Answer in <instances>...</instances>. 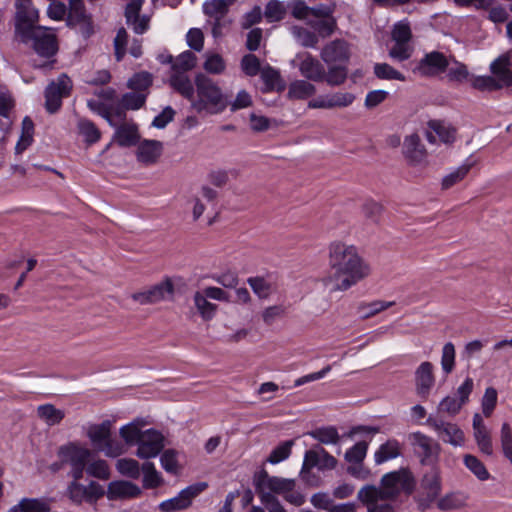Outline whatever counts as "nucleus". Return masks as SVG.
Masks as SVG:
<instances>
[{
    "instance_id": "nucleus-5",
    "label": "nucleus",
    "mask_w": 512,
    "mask_h": 512,
    "mask_svg": "<svg viewBox=\"0 0 512 512\" xmlns=\"http://www.w3.org/2000/svg\"><path fill=\"white\" fill-rule=\"evenodd\" d=\"M381 486L386 492L395 493L396 499L401 492L411 495L415 490L416 480L409 468L402 467L383 475Z\"/></svg>"
},
{
    "instance_id": "nucleus-51",
    "label": "nucleus",
    "mask_w": 512,
    "mask_h": 512,
    "mask_svg": "<svg viewBox=\"0 0 512 512\" xmlns=\"http://www.w3.org/2000/svg\"><path fill=\"white\" fill-rule=\"evenodd\" d=\"M117 470L127 477L138 479L140 476V466L138 461L131 458H123L117 461Z\"/></svg>"
},
{
    "instance_id": "nucleus-46",
    "label": "nucleus",
    "mask_w": 512,
    "mask_h": 512,
    "mask_svg": "<svg viewBox=\"0 0 512 512\" xmlns=\"http://www.w3.org/2000/svg\"><path fill=\"white\" fill-rule=\"evenodd\" d=\"M311 27L314 29L317 36L322 38L330 37L337 28V22L334 16L329 18L311 22Z\"/></svg>"
},
{
    "instance_id": "nucleus-30",
    "label": "nucleus",
    "mask_w": 512,
    "mask_h": 512,
    "mask_svg": "<svg viewBox=\"0 0 512 512\" xmlns=\"http://www.w3.org/2000/svg\"><path fill=\"white\" fill-rule=\"evenodd\" d=\"M467 500L468 496L463 492L447 493L438 500L437 508L444 512L461 509L467 505Z\"/></svg>"
},
{
    "instance_id": "nucleus-44",
    "label": "nucleus",
    "mask_w": 512,
    "mask_h": 512,
    "mask_svg": "<svg viewBox=\"0 0 512 512\" xmlns=\"http://www.w3.org/2000/svg\"><path fill=\"white\" fill-rule=\"evenodd\" d=\"M194 302L204 320H210L214 317L217 305L209 302L204 294L196 292Z\"/></svg>"
},
{
    "instance_id": "nucleus-43",
    "label": "nucleus",
    "mask_w": 512,
    "mask_h": 512,
    "mask_svg": "<svg viewBox=\"0 0 512 512\" xmlns=\"http://www.w3.org/2000/svg\"><path fill=\"white\" fill-rule=\"evenodd\" d=\"M152 74L147 71L135 73L127 82V87L134 91H144L152 86Z\"/></svg>"
},
{
    "instance_id": "nucleus-63",
    "label": "nucleus",
    "mask_w": 512,
    "mask_h": 512,
    "mask_svg": "<svg viewBox=\"0 0 512 512\" xmlns=\"http://www.w3.org/2000/svg\"><path fill=\"white\" fill-rule=\"evenodd\" d=\"M177 451L174 449H166L160 458L163 469L168 472L175 474L178 468Z\"/></svg>"
},
{
    "instance_id": "nucleus-2",
    "label": "nucleus",
    "mask_w": 512,
    "mask_h": 512,
    "mask_svg": "<svg viewBox=\"0 0 512 512\" xmlns=\"http://www.w3.org/2000/svg\"><path fill=\"white\" fill-rule=\"evenodd\" d=\"M197 99L192 101V108L201 113H222L229 104L228 98L222 93L221 88L208 76L199 73L195 76Z\"/></svg>"
},
{
    "instance_id": "nucleus-36",
    "label": "nucleus",
    "mask_w": 512,
    "mask_h": 512,
    "mask_svg": "<svg viewBox=\"0 0 512 512\" xmlns=\"http://www.w3.org/2000/svg\"><path fill=\"white\" fill-rule=\"evenodd\" d=\"M307 435L323 444H337L340 440L338 431L334 426L316 428L309 431Z\"/></svg>"
},
{
    "instance_id": "nucleus-12",
    "label": "nucleus",
    "mask_w": 512,
    "mask_h": 512,
    "mask_svg": "<svg viewBox=\"0 0 512 512\" xmlns=\"http://www.w3.org/2000/svg\"><path fill=\"white\" fill-rule=\"evenodd\" d=\"M421 487L425 490V495L416 497V501L418 508L424 511L437 499L442 489L440 470L437 466L431 467L430 471L423 475Z\"/></svg>"
},
{
    "instance_id": "nucleus-42",
    "label": "nucleus",
    "mask_w": 512,
    "mask_h": 512,
    "mask_svg": "<svg viewBox=\"0 0 512 512\" xmlns=\"http://www.w3.org/2000/svg\"><path fill=\"white\" fill-rule=\"evenodd\" d=\"M374 74L381 80H399L405 81V76L387 63H376L374 65Z\"/></svg>"
},
{
    "instance_id": "nucleus-50",
    "label": "nucleus",
    "mask_w": 512,
    "mask_h": 512,
    "mask_svg": "<svg viewBox=\"0 0 512 512\" xmlns=\"http://www.w3.org/2000/svg\"><path fill=\"white\" fill-rule=\"evenodd\" d=\"M119 433L127 445L137 444L144 436V432L134 422L122 426Z\"/></svg>"
},
{
    "instance_id": "nucleus-11",
    "label": "nucleus",
    "mask_w": 512,
    "mask_h": 512,
    "mask_svg": "<svg viewBox=\"0 0 512 512\" xmlns=\"http://www.w3.org/2000/svg\"><path fill=\"white\" fill-rule=\"evenodd\" d=\"M175 287L170 277H165L161 282L149 287L146 290L135 292L131 298L140 305L156 304L167 297H172Z\"/></svg>"
},
{
    "instance_id": "nucleus-10",
    "label": "nucleus",
    "mask_w": 512,
    "mask_h": 512,
    "mask_svg": "<svg viewBox=\"0 0 512 512\" xmlns=\"http://www.w3.org/2000/svg\"><path fill=\"white\" fill-rule=\"evenodd\" d=\"M175 287L170 277H165L161 282L149 287L146 290L135 292L131 298L140 305L156 304L167 297H172Z\"/></svg>"
},
{
    "instance_id": "nucleus-28",
    "label": "nucleus",
    "mask_w": 512,
    "mask_h": 512,
    "mask_svg": "<svg viewBox=\"0 0 512 512\" xmlns=\"http://www.w3.org/2000/svg\"><path fill=\"white\" fill-rule=\"evenodd\" d=\"M358 499L362 503L376 504L378 499L381 500H394L395 493L386 492L384 488L378 489L374 485H366L358 492Z\"/></svg>"
},
{
    "instance_id": "nucleus-21",
    "label": "nucleus",
    "mask_w": 512,
    "mask_h": 512,
    "mask_svg": "<svg viewBox=\"0 0 512 512\" xmlns=\"http://www.w3.org/2000/svg\"><path fill=\"white\" fill-rule=\"evenodd\" d=\"M402 152L410 165L420 164L427 156L426 148L417 133L405 137Z\"/></svg>"
},
{
    "instance_id": "nucleus-23",
    "label": "nucleus",
    "mask_w": 512,
    "mask_h": 512,
    "mask_svg": "<svg viewBox=\"0 0 512 512\" xmlns=\"http://www.w3.org/2000/svg\"><path fill=\"white\" fill-rule=\"evenodd\" d=\"M163 153V143L158 140H143L137 149V160L145 165H153Z\"/></svg>"
},
{
    "instance_id": "nucleus-22",
    "label": "nucleus",
    "mask_w": 512,
    "mask_h": 512,
    "mask_svg": "<svg viewBox=\"0 0 512 512\" xmlns=\"http://www.w3.org/2000/svg\"><path fill=\"white\" fill-rule=\"evenodd\" d=\"M141 493L139 486L133 482L117 480L109 483L106 495L109 500H118L137 498Z\"/></svg>"
},
{
    "instance_id": "nucleus-6",
    "label": "nucleus",
    "mask_w": 512,
    "mask_h": 512,
    "mask_svg": "<svg viewBox=\"0 0 512 512\" xmlns=\"http://www.w3.org/2000/svg\"><path fill=\"white\" fill-rule=\"evenodd\" d=\"M72 87V81L65 73L59 75L56 81L49 83L44 92L46 111L50 114L58 112L62 106V99L71 94Z\"/></svg>"
},
{
    "instance_id": "nucleus-35",
    "label": "nucleus",
    "mask_w": 512,
    "mask_h": 512,
    "mask_svg": "<svg viewBox=\"0 0 512 512\" xmlns=\"http://www.w3.org/2000/svg\"><path fill=\"white\" fill-rule=\"evenodd\" d=\"M400 455L399 442L395 439L388 440L382 444L375 452V462L377 464L384 463L390 459L396 458Z\"/></svg>"
},
{
    "instance_id": "nucleus-16",
    "label": "nucleus",
    "mask_w": 512,
    "mask_h": 512,
    "mask_svg": "<svg viewBox=\"0 0 512 512\" xmlns=\"http://www.w3.org/2000/svg\"><path fill=\"white\" fill-rule=\"evenodd\" d=\"M427 425L432 427L444 442L449 443L455 447L462 446L464 444V432L457 424L444 422L430 416L427 419Z\"/></svg>"
},
{
    "instance_id": "nucleus-19",
    "label": "nucleus",
    "mask_w": 512,
    "mask_h": 512,
    "mask_svg": "<svg viewBox=\"0 0 512 512\" xmlns=\"http://www.w3.org/2000/svg\"><path fill=\"white\" fill-rule=\"evenodd\" d=\"M57 455L63 462L69 464L71 467L87 464L91 451L87 448L80 447L76 443L70 442L59 447Z\"/></svg>"
},
{
    "instance_id": "nucleus-34",
    "label": "nucleus",
    "mask_w": 512,
    "mask_h": 512,
    "mask_svg": "<svg viewBox=\"0 0 512 512\" xmlns=\"http://www.w3.org/2000/svg\"><path fill=\"white\" fill-rule=\"evenodd\" d=\"M463 463L465 467L474 474L480 481H486L490 478V473L485 467L484 463L472 454H465L463 456Z\"/></svg>"
},
{
    "instance_id": "nucleus-33",
    "label": "nucleus",
    "mask_w": 512,
    "mask_h": 512,
    "mask_svg": "<svg viewBox=\"0 0 512 512\" xmlns=\"http://www.w3.org/2000/svg\"><path fill=\"white\" fill-rule=\"evenodd\" d=\"M38 417L45 421L49 426L59 424L65 417V413L61 409H57L52 404L40 405L37 408Z\"/></svg>"
},
{
    "instance_id": "nucleus-39",
    "label": "nucleus",
    "mask_w": 512,
    "mask_h": 512,
    "mask_svg": "<svg viewBox=\"0 0 512 512\" xmlns=\"http://www.w3.org/2000/svg\"><path fill=\"white\" fill-rule=\"evenodd\" d=\"M296 482L294 479L272 476L269 480L267 491L272 494L285 495L286 492L294 490Z\"/></svg>"
},
{
    "instance_id": "nucleus-29",
    "label": "nucleus",
    "mask_w": 512,
    "mask_h": 512,
    "mask_svg": "<svg viewBox=\"0 0 512 512\" xmlns=\"http://www.w3.org/2000/svg\"><path fill=\"white\" fill-rule=\"evenodd\" d=\"M170 86L189 101L194 100V86L188 76L174 73L169 79Z\"/></svg>"
},
{
    "instance_id": "nucleus-4",
    "label": "nucleus",
    "mask_w": 512,
    "mask_h": 512,
    "mask_svg": "<svg viewBox=\"0 0 512 512\" xmlns=\"http://www.w3.org/2000/svg\"><path fill=\"white\" fill-rule=\"evenodd\" d=\"M112 423L104 420L100 424H93L88 429V437L98 451H103L108 457H118L123 453V446L111 436Z\"/></svg>"
},
{
    "instance_id": "nucleus-64",
    "label": "nucleus",
    "mask_w": 512,
    "mask_h": 512,
    "mask_svg": "<svg viewBox=\"0 0 512 512\" xmlns=\"http://www.w3.org/2000/svg\"><path fill=\"white\" fill-rule=\"evenodd\" d=\"M248 284L260 298H267L271 292V285L263 277H250Z\"/></svg>"
},
{
    "instance_id": "nucleus-54",
    "label": "nucleus",
    "mask_w": 512,
    "mask_h": 512,
    "mask_svg": "<svg viewBox=\"0 0 512 512\" xmlns=\"http://www.w3.org/2000/svg\"><path fill=\"white\" fill-rule=\"evenodd\" d=\"M293 444V440L282 442L271 451L267 461L271 464H278L279 462L286 460L291 454Z\"/></svg>"
},
{
    "instance_id": "nucleus-26",
    "label": "nucleus",
    "mask_w": 512,
    "mask_h": 512,
    "mask_svg": "<svg viewBox=\"0 0 512 512\" xmlns=\"http://www.w3.org/2000/svg\"><path fill=\"white\" fill-rule=\"evenodd\" d=\"M260 78L264 84V87L262 88V92L264 93L273 91L282 92L286 88V83L281 77L280 72L270 65L262 68Z\"/></svg>"
},
{
    "instance_id": "nucleus-7",
    "label": "nucleus",
    "mask_w": 512,
    "mask_h": 512,
    "mask_svg": "<svg viewBox=\"0 0 512 512\" xmlns=\"http://www.w3.org/2000/svg\"><path fill=\"white\" fill-rule=\"evenodd\" d=\"M409 440L414 447L415 454L420 459L421 465L436 466L441 452V446L438 442L421 432L412 433Z\"/></svg>"
},
{
    "instance_id": "nucleus-24",
    "label": "nucleus",
    "mask_w": 512,
    "mask_h": 512,
    "mask_svg": "<svg viewBox=\"0 0 512 512\" xmlns=\"http://www.w3.org/2000/svg\"><path fill=\"white\" fill-rule=\"evenodd\" d=\"M511 55L504 53L490 64V72L505 87L512 86Z\"/></svg>"
},
{
    "instance_id": "nucleus-56",
    "label": "nucleus",
    "mask_w": 512,
    "mask_h": 512,
    "mask_svg": "<svg viewBox=\"0 0 512 512\" xmlns=\"http://www.w3.org/2000/svg\"><path fill=\"white\" fill-rule=\"evenodd\" d=\"M241 69L247 76L258 75L262 70L259 58L252 53L244 55L241 59Z\"/></svg>"
},
{
    "instance_id": "nucleus-31",
    "label": "nucleus",
    "mask_w": 512,
    "mask_h": 512,
    "mask_svg": "<svg viewBox=\"0 0 512 512\" xmlns=\"http://www.w3.org/2000/svg\"><path fill=\"white\" fill-rule=\"evenodd\" d=\"M316 93V87L306 80H295L290 83L287 97L289 99L304 100Z\"/></svg>"
},
{
    "instance_id": "nucleus-62",
    "label": "nucleus",
    "mask_w": 512,
    "mask_h": 512,
    "mask_svg": "<svg viewBox=\"0 0 512 512\" xmlns=\"http://www.w3.org/2000/svg\"><path fill=\"white\" fill-rule=\"evenodd\" d=\"M286 10L278 0H271L265 8V16L270 21H280L285 17Z\"/></svg>"
},
{
    "instance_id": "nucleus-32",
    "label": "nucleus",
    "mask_w": 512,
    "mask_h": 512,
    "mask_svg": "<svg viewBox=\"0 0 512 512\" xmlns=\"http://www.w3.org/2000/svg\"><path fill=\"white\" fill-rule=\"evenodd\" d=\"M77 127L87 145H93L100 140L101 131L91 120L82 118L78 121Z\"/></svg>"
},
{
    "instance_id": "nucleus-48",
    "label": "nucleus",
    "mask_w": 512,
    "mask_h": 512,
    "mask_svg": "<svg viewBox=\"0 0 512 512\" xmlns=\"http://www.w3.org/2000/svg\"><path fill=\"white\" fill-rule=\"evenodd\" d=\"M391 38L395 43H409L412 39L410 24L405 21L395 23L391 31Z\"/></svg>"
},
{
    "instance_id": "nucleus-37",
    "label": "nucleus",
    "mask_w": 512,
    "mask_h": 512,
    "mask_svg": "<svg viewBox=\"0 0 512 512\" xmlns=\"http://www.w3.org/2000/svg\"><path fill=\"white\" fill-rule=\"evenodd\" d=\"M348 77V68L346 65H331L328 67L327 72L325 71L324 81L329 86H340L345 83Z\"/></svg>"
},
{
    "instance_id": "nucleus-20",
    "label": "nucleus",
    "mask_w": 512,
    "mask_h": 512,
    "mask_svg": "<svg viewBox=\"0 0 512 512\" xmlns=\"http://www.w3.org/2000/svg\"><path fill=\"white\" fill-rule=\"evenodd\" d=\"M435 384L433 364L429 361L422 362L415 371L416 393L423 399H427Z\"/></svg>"
},
{
    "instance_id": "nucleus-14",
    "label": "nucleus",
    "mask_w": 512,
    "mask_h": 512,
    "mask_svg": "<svg viewBox=\"0 0 512 512\" xmlns=\"http://www.w3.org/2000/svg\"><path fill=\"white\" fill-rule=\"evenodd\" d=\"M33 41V50L43 58H51L58 52L57 37L48 33L46 27L39 26L30 32L28 43Z\"/></svg>"
},
{
    "instance_id": "nucleus-38",
    "label": "nucleus",
    "mask_w": 512,
    "mask_h": 512,
    "mask_svg": "<svg viewBox=\"0 0 512 512\" xmlns=\"http://www.w3.org/2000/svg\"><path fill=\"white\" fill-rule=\"evenodd\" d=\"M471 85L474 89L479 90L481 92L498 91L505 87L504 85H502V82H500L493 75L476 76L472 79Z\"/></svg>"
},
{
    "instance_id": "nucleus-17",
    "label": "nucleus",
    "mask_w": 512,
    "mask_h": 512,
    "mask_svg": "<svg viewBox=\"0 0 512 512\" xmlns=\"http://www.w3.org/2000/svg\"><path fill=\"white\" fill-rule=\"evenodd\" d=\"M138 449L136 455L141 459H150L156 457L164 448L163 435L151 428L144 432V436L137 443Z\"/></svg>"
},
{
    "instance_id": "nucleus-53",
    "label": "nucleus",
    "mask_w": 512,
    "mask_h": 512,
    "mask_svg": "<svg viewBox=\"0 0 512 512\" xmlns=\"http://www.w3.org/2000/svg\"><path fill=\"white\" fill-rule=\"evenodd\" d=\"M472 166H473L472 163L463 164L460 167H458L455 171L446 175L442 180V188L449 189L452 186H454L455 184H457L458 182L462 181L466 177V175L469 173Z\"/></svg>"
},
{
    "instance_id": "nucleus-55",
    "label": "nucleus",
    "mask_w": 512,
    "mask_h": 512,
    "mask_svg": "<svg viewBox=\"0 0 512 512\" xmlns=\"http://www.w3.org/2000/svg\"><path fill=\"white\" fill-rule=\"evenodd\" d=\"M368 444L365 441L357 442L345 453V460L349 463L361 464L366 456Z\"/></svg>"
},
{
    "instance_id": "nucleus-1",
    "label": "nucleus",
    "mask_w": 512,
    "mask_h": 512,
    "mask_svg": "<svg viewBox=\"0 0 512 512\" xmlns=\"http://www.w3.org/2000/svg\"><path fill=\"white\" fill-rule=\"evenodd\" d=\"M329 268L323 283L331 286V291H346L370 273L356 247L339 241L329 245Z\"/></svg>"
},
{
    "instance_id": "nucleus-13",
    "label": "nucleus",
    "mask_w": 512,
    "mask_h": 512,
    "mask_svg": "<svg viewBox=\"0 0 512 512\" xmlns=\"http://www.w3.org/2000/svg\"><path fill=\"white\" fill-rule=\"evenodd\" d=\"M449 67L447 56L440 51H431L426 53L413 68L414 73L423 77H436L445 73Z\"/></svg>"
},
{
    "instance_id": "nucleus-58",
    "label": "nucleus",
    "mask_w": 512,
    "mask_h": 512,
    "mask_svg": "<svg viewBox=\"0 0 512 512\" xmlns=\"http://www.w3.org/2000/svg\"><path fill=\"white\" fill-rule=\"evenodd\" d=\"M441 366L446 375L450 374L454 370L455 347L451 342L446 343L442 349Z\"/></svg>"
},
{
    "instance_id": "nucleus-45",
    "label": "nucleus",
    "mask_w": 512,
    "mask_h": 512,
    "mask_svg": "<svg viewBox=\"0 0 512 512\" xmlns=\"http://www.w3.org/2000/svg\"><path fill=\"white\" fill-rule=\"evenodd\" d=\"M197 57L191 51L181 53L176 61L172 64V69L175 73H182L192 70L196 65Z\"/></svg>"
},
{
    "instance_id": "nucleus-3",
    "label": "nucleus",
    "mask_w": 512,
    "mask_h": 512,
    "mask_svg": "<svg viewBox=\"0 0 512 512\" xmlns=\"http://www.w3.org/2000/svg\"><path fill=\"white\" fill-rule=\"evenodd\" d=\"M14 28L20 42L28 44L31 30L39 27V12L32 0H15Z\"/></svg>"
},
{
    "instance_id": "nucleus-18",
    "label": "nucleus",
    "mask_w": 512,
    "mask_h": 512,
    "mask_svg": "<svg viewBox=\"0 0 512 512\" xmlns=\"http://www.w3.org/2000/svg\"><path fill=\"white\" fill-rule=\"evenodd\" d=\"M320 57L327 65L347 63L350 59L348 43L343 39H335L323 47Z\"/></svg>"
},
{
    "instance_id": "nucleus-57",
    "label": "nucleus",
    "mask_w": 512,
    "mask_h": 512,
    "mask_svg": "<svg viewBox=\"0 0 512 512\" xmlns=\"http://www.w3.org/2000/svg\"><path fill=\"white\" fill-rule=\"evenodd\" d=\"M203 12L210 17L222 18L228 12V4L225 0H210L203 5Z\"/></svg>"
},
{
    "instance_id": "nucleus-59",
    "label": "nucleus",
    "mask_w": 512,
    "mask_h": 512,
    "mask_svg": "<svg viewBox=\"0 0 512 512\" xmlns=\"http://www.w3.org/2000/svg\"><path fill=\"white\" fill-rule=\"evenodd\" d=\"M120 102L128 110H138L145 105L146 95L135 92H127L122 95Z\"/></svg>"
},
{
    "instance_id": "nucleus-41",
    "label": "nucleus",
    "mask_w": 512,
    "mask_h": 512,
    "mask_svg": "<svg viewBox=\"0 0 512 512\" xmlns=\"http://www.w3.org/2000/svg\"><path fill=\"white\" fill-rule=\"evenodd\" d=\"M503 456L512 464V428L508 422H504L499 436Z\"/></svg>"
},
{
    "instance_id": "nucleus-60",
    "label": "nucleus",
    "mask_w": 512,
    "mask_h": 512,
    "mask_svg": "<svg viewBox=\"0 0 512 512\" xmlns=\"http://www.w3.org/2000/svg\"><path fill=\"white\" fill-rule=\"evenodd\" d=\"M127 41L128 33L126 29L124 27L119 28L114 38V55L117 62L122 61L126 54Z\"/></svg>"
},
{
    "instance_id": "nucleus-49",
    "label": "nucleus",
    "mask_w": 512,
    "mask_h": 512,
    "mask_svg": "<svg viewBox=\"0 0 512 512\" xmlns=\"http://www.w3.org/2000/svg\"><path fill=\"white\" fill-rule=\"evenodd\" d=\"M394 302H384V301H373L371 303H363L359 305L358 312L363 319L370 318L377 313L384 311L385 309L391 307Z\"/></svg>"
},
{
    "instance_id": "nucleus-8",
    "label": "nucleus",
    "mask_w": 512,
    "mask_h": 512,
    "mask_svg": "<svg viewBox=\"0 0 512 512\" xmlns=\"http://www.w3.org/2000/svg\"><path fill=\"white\" fill-rule=\"evenodd\" d=\"M66 25L70 28L79 26L84 39H88L94 34L92 16L87 13L83 0H69Z\"/></svg>"
},
{
    "instance_id": "nucleus-52",
    "label": "nucleus",
    "mask_w": 512,
    "mask_h": 512,
    "mask_svg": "<svg viewBox=\"0 0 512 512\" xmlns=\"http://www.w3.org/2000/svg\"><path fill=\"white\" fill-rule=\"evenodd\" d=\"M498 400V392L494 387H487L481 400L482 413L490 417L494 412Z\"/></svg>"
},
{
    "instance_id": "nucleus-9",
    "label": "nucleus",
    "mask_w": 512,
    "mask_h": 512,
    "mask_svg": "<svg viewBox=\"0 0 512 512\" xmlns=\"http://www.w3.org/2000/svg\"><path fill=\"white\" fill-rule=\"evenodd\" d=\"M208 484L206 482H198L181 490L177 496L165 500L159 504L162 512H177L185 510L191 506L193 498L206 490Z\"/></svg>"
},
{
    "instance_id": "nucleus-47",
    "label": "nucleus",
    "mask_w": 512,
    "mask_h": 512,
    "mask_svg": "<svg viewBox=\"0 0 512 512\" xmlns=\"http://www.w3.org/2000/svg\"><path fill=\"white\" fill-rule=\"evenodd\" d=\"M292 33L303 47L314 48L319 41L315 32H311L303 27L294 26L292 28Z\"/></svg>"
},
{
    "instance_id": "nucleus-15",
    "label": "nucleus",
    "mask_w": 512,
    "mask_h": 512,
    "mask_svg": "<svg viewBox=\"0 0 512 512\" xmlns=\"http://www.w3.org/2000/svg\"><path fill=\"white\" fill-rule=\"evenodd\" d=\"M297 65L301 75L307 80L313 82H323L325 78V68L318 59L313 57L309 52L298 53L292 61V65Z\"/></svg>"
},
{
    "instance_id": "nucleus-61",
    "label": "nucleus",
    "mask_w": 512,
    "mask_h": 512,
    "mask_svg": "<svg viewBox=\"0 0 512 512\" xmlns=\"http://www.w3.org/2000/svg\"><path fill=\"white\" fill-rule=\"evenodd\" d=\"M90 476L98 479L107 480L110 477V470L105 460H96L92 462L86 469Z\"/></svg>"
},
{
    "instance_id": "nucleus-40",
    "label": "nucleus",
    "mask_w": 512,
    "mask_h": 512,
    "mask_svg": "<svg viewBox=\"0 0 512 512\" xmlns=\"http://www.w3.org/2000/svg\"><path fill=\"white\" fill-rule=\"evenodd\" d=\"M473 436L482 454L486 456L494 454L492 436L488 428L473 432Z\"/></svg>"
},
{
    "instance_id": "nucleus-27",
    "label": "nucleus",
    "mask_w": 512,
    "mask_h": 512,
    "mask_svg": "<svg viewBox=\"0 0 512 512\" xmlns=\"http://www.w3.org/2000/svg\"><path fill=\"white\" fill-rule=\"evenodd\" d=\"M114 139L120 147L137 145L140 140L138 126L135 123H122L117 127Z\"/></svg>"
},
{
    "instance_id": "nucleus-25",
    "label": "nucleus",
    "mask_w": 512,
    "mask_h": 512,
    "mask_svg": "<svg viewBox=\"0 0 512 512\" xmlns=\"http://www.w3.org/2000/svg\"><path fill=\"white\" fill-rule=\"evenodd\" d=\"M51 498H22L18 504L9 508L8 512H51Z\"/></svg>"
}]
</instances>
